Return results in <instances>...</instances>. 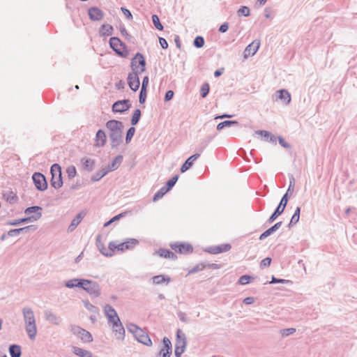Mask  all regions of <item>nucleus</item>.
<instances>
[{
    "label": "nucleus",
    "instance_id": "obj_1",
    "mask_svg": "<svg viewBox=\"0 0 357 357\" xmlns=\"http://www.w3.org/2000/svg\"><path fill=\"white\" fill-rule=\"evenodd\" d=\"M106 128L109 130L111 146L117 147L123 142V123L117 120H109L106 123Z\"/></svg>",
    "mask_w": 357,
    "mask_h": 357
},
{
    "label": "nucleus",
    "instance_id": "obj_2",
    "mask_svg": "<svg viewBox=\"0 0 357 357\" xmlns=\"http://www.w3.org/2000/svg\"><path fill=\"white\" fill-rule=\"evenodd\" d=\"M137 243L138 241L135 238H128L125 242L121 243L112 241L109 244L108 249L103 248L102 249L100 248V250L105 256H112L115 250L123 252L132 249Z\"/></svg>",
    "mask_w": 357,
    "mask_h": 357
},
{
    "label": "nucleus",
    "instance_id": "obj_3",
    "mask_svg": "<svg viewBox=\"0 0 357 357\" xmlns=\"http://www.w3.org/2000/svg\"><path fill=\"white\" fill-rule=\"evenodd\" d=\"M26 331L31 340H34L37 333L35 317L33 310L28 307L22 310Z\"/></svg>",
    "mask_w": 357,
    "mask_h": 357
},
{
    "label": "nucleus",
    "instance_id": "obj_4",
    "mask_svg": "<svg viewBox=\"0 0 357 357\" xmlns=\"http://www.w3.org/2000/svg\"><path fill=\"white\" fill-rule=\"evenodd\" d=\"M109 46L121 57L126 58L129 54L126 44L117 37L110 38Z\"/></svg>",
    "mask_w": 357,
    "mask_h": 357
},
{
    "label": "nucleus",
    "instance_id": "obj_5",
    "mask_svg": "<svg viewBox=\"0 0 357 357\" xmlns=\"http://www.w3.org/2000/svg\"><path fill=\"white\" fill-rule=\"evenodd\" d=\"M83 282L84 284L82 285L81 289L86 291L90 296L93 297H98L100 296L101 289L96 282L84 279Z\"/></svg>",
    "mask_w": 357,
    "mask_h": 357
},
{
    "label": "nucleus",
    "instance_id": "obj_6",
    "mask_svg": "<svg viewBox=\"0 0 357 357\" xmlns=\"http://www.w3.org/2000/svg\"><path fill=\"white\" fill-rule=\"evenodd\" d=\"M146 64L144 55L137 52L131 60L130 67L132 71L142 73L146 70Z\"/></svg>",
    "mask_w": 357,
    "mask_h": 357
},
{
    "label": "nucleus",
    "instance_id": "obj_7",
    "mask_svg": "<svg viewBox=\"0 0 357 357\" xmlns=\"http://www.w3.org/2000/svg\"><path fill=\"white\" fill-rule=\"evenodd\" d=\"M186 344L187 340L185 335L180 329H178L174 349L176 357H181V354L185 351Z\"/></svg>",
    "mask_w": 357,
    "mask_h": 357
},
{
    "label": "nucleus",
    "instance_id": "obj_8",
    "mask_svg": "<svg viewBox=\"0 0 357 357\" xmlns=\"http://www.w3.org/2000/svg\"><path fill=\"white\" fill-rule=\"evenodd\" d=\"M70 330L75 335L80 338L84 342H91L93 341L91 334L79 326L70 325Z\"/></svg>",
    "mask_w": 357,
    "mask_h": 357
},
{
    "label": "nucleus",
    "instance_id": "obj_9",
    "mask_svg": "<svg viewBox=\"0 0 357 357\" xmlns=\"http://www.w3.org/2000/svg\"><path fill=\"white\" fill-rule=\"evenodd\" d=\"M32 180L36 188L39 191H45L47 188V182L45 176L40 172H35L32 175Z\"/></svg>",
    "mask_w": 357,
    "mask_h": 357
},
{
    "label": "nucleus",
    "instance_id": "obj_10",
    "mask_svg": "<svg viewBox=\"0 0 357 357\" xmlns=\"http://www.w3.org/2000/svg\"><path fill=\"white\" fill-rule=\"evenodd\" d=\"M131 107L130 101L128 99L116 101L112 105L114 112L123 113Z\"/></svg>",
    "mask_w": 357,
    "mask_h": 357
},
{
    "label": "nucleus",
    "instance_id": "obj_11",
    "mask_svg": "<svg viewBox=\"0 0 357 357\" xmlns=\"http://www.w3.org/2000/svg\"><path fill=\"white\" fill-rule=\"evenodd\" d=\"M140 73L132 71L128 74V84L129 87L133 91H136L139 89L140 86L139 75Z\"/></svg>",
    "mask_w": 357,
    "mask_h": 357
},
{
    "label": "nucleus",
    "instance_id": "obj_12",
    "mask_svg": "<svg viewBox=\"0 0 357 357\" xmlns=\"http://www.w3.org/2000/svg\"><path fill=\"white\" fill-rule=\"evenodd\" d=\"M44 317L47 321L54 326H59L63 321L61 317L58 316L49 310L44 312Z\"/></svg>",
    "mask_w": 357,
    "mask_h": 357
},
{
    "label": "nucleus",
    "instance_id": "obj_13",
    "mask_svg": "<svg viewBox=\"0 0 357 357\" xmlns=\"http://www.w3.org/2000/svg\"><path fill=\"white\" fill-rule=\"evenodd\" d=\"M172 250H174L176 252H179L181 254H186L189 252H192L193 250L192 246L190 244L186 243H174L170 245Z\"/></svg>",
    "mask_w": 357,
    "mask_h": 357
},
{
    "label": "nucleus",
    "instance_id": "obj_14",
    "mask_svg": "<svg viewBox=\"0 0 357 357\" xmlns=\"http://www.w3.org/2000/svg\"><path fill=\"white\" fill-rule=\"evenodd\" d=\"M260 46V42L258 40H255L249 44L244 50V57L247 58L250 56H253L258 50Z\"/></svg>",
    "mask_w": 357,
    "mask_h": 357
},
{
    "label": "nucleus",
    "instance_id": "obj_15",
    "mask_svg": "<svg viewBox=\"0 0 357 357\" xmlns=\"http://www.w3.org/2000/svg\"><path fill=\"white\" fill-rule=\"evenodd\" d=\"M41 216H42L41 213H36L34 215H30V216L24 218H21V219H17V220L10 221L8 222V225L15 226V225H18L22 223L36 221V220H38V219H40L41 218Z\"/></svg>",
    "mask_w": 357,
    "mask_h": 357
},
{
    "label": "nucleus",
    "instance_id": "obj_16",
    "mask_svg": "<svg viewBox=\"0 0 357 357\" xmlns=\"http://www.w3.org/2000/svg\"><path fill=\"white\" fill-rule=\"evenodd\" d=\"M89 18L92 21H99L104 17L103 12L98 7H91L88 10Z\"/></svg>",
    "mask_w": 357,
    "mask_h": 357
},
{
    "label": "nucleus",
    "instance_id": "obj_17",
    "mask_svg": "<svg viewBox=\"0 0 357 357\" xmlns=\"http://www.w3.org/2000/svg\"><path fill=\"white\" fill-rule=\"evenodd\" d=\"M105 312L106 316L108 318V321L109 323H113L114 321H119V317L114 309V307L110 305H106L105 306Z\"/></svg>",
    "mask_w": 357,
    "mask_h": 357
},
{
    "label": "nucleus",
    "instance_id": "obj_18",
    "mask_svg": "<svg viewBox=\"0 0 357 357\" xmlns=\"http://www.w3.org/2000/svg\"><path fill=\"white\" fill-rule=\"evenodd\" d=\"M85 215L86 213L84 211H81L78 214H77V215L71 221V223L68 228V232H73L75 229V228L79 225V224L81 222V221L82 220Z\"/></svg>",
    "mask_w": 357,
    "mask_h": 357
},
{
    "label": "nucleus",
    "instance_id": "obj_19",
    "mask_svg": "<svg viewBox=\"0 0 357 357\" xmlns=\"http://www.w3.org/2000/svg\"><path fill=\"white\" fill-rule=\"evenodd\" d=\"M112 324L113 330L116 333V338L119 340L123 339L125 334V329L120 319H119V321H115Z\"/></svg>",
    "mask_w": 357,
    "mask_h": 357
},
{
    "label": "nucleus",
    "instance_id": "obj_20",
    "mask_svg": "<svg viewBox=\"0 0 357 357\" xmlns=\"http://www.w3.org/2000/svg\"><path fill=\"white\" fill-rule=\"evenodd\" d=\"M200 156L199 153H195L190 156L181 167V172L183 173L188 170L193 165L194 162Z\"/></svg>",
    "mask_w": 357,
    "mask_h": 357
},
{
    "label": "nucleus",
    "instance_id": "obj_21",
    "mask_svg": "<svg viewBox=\"0 0 357 357\" xmlns=\"http://www.w3.org/2000/svg\"><path fill=\"white\" fill-rule=\"evenodd\" d=\"M36 228L34 225H29L19 229H13L8 231V235L9 236H16L22 233H27L31 229L36 230Z\"/></svg>",
    "mask_w": 357,
    "mask_h": 357
},
{
    "label": "nucleus",
    "instance_id": "obj_22",
    "mask_svg": "<svg viewBox=\"0 0 357 357\" xmlns=\"http://www.w3.org/2000/svg\"><path fill=\"white\" fill-rule=\"evenodd\" d=\"M282 222H278L275 223L274 225L266 229L265 231H264L259 236V240H264L268 236L273 234L274 232H275L282 225Z\"/></svg>",
    "mask_w": 357,
    "mask_h": 357
},
{
    "label": "nucleus",
    "instance_id": "obj_23",
    "mask_svg": "<svg viewBox=\"0 0 357 357\" xmlns=\"http://www.w3.org/2000/svg\"><path fill=\"white\" fill-rule=\"evenodd\" d=\"M123 157L121 155H118L113 161L107 165L105 168L109 172L114 171L119 168L121 164L123 162Z\"/></svg>",
    "mask_w": 357,
    "mask_h": 357
},
{
    "label": "nucleus",
    "instance_id": "obj_24",
    "mask_svg": "<svg viewBox=\"0 0 357 357\" xmlns=\"http://www.w3.org/2000/svg\"><path fill=\"white\" fill-rule=\"evenodd\" d=\"M81 164L84 170L86 172H92L94 169L95 162L89 158H83L81 159Z\"/></svg>",
    "mask_w": 357,
    "mask_h": 357
},
{
    "label": "nucleus",
    "instance_id": "obj_25",
    "mask_svg": "<svg viewBox=\"0 0 357 357\" xmlns=\"http://www.w3.org/2000/svg\"><path fill=\"white\" fill-rule=\"evenodd\" d=\"M155 254L158 255L161 257L167 258V259H176L177 258L175 253L170 251L167 249L160 248L159 249Z\"/></svg>",
    "mask_w": 357,
    "mask_h": 357
},
{
    "label": "nucleus",
    "instance_id": "obj_26",
    "mask_svg": "<svg viewBox=\"0 0 357 357\" xmlns=\"http://www.w3.org/2000/svg\"><path fill=\"white\" fill-rule=\"evenodd\" d=\"M276 93H278V98L283 100L286 105L291 102V95L288 91L285 89H280L277 91Z\"/></svg>",
    "mask_w": 357,
    "mask_h": 357
},
{
    "label": "nucleus",
    "instance_id": "obj_27",
    "mask_svg": "<svg viewBox=\"0 0 357 357\" xmlns=\"http://www.w3.org/2000/svg\"><path fill=\"white\" fill-rule=\"evenodd\" d=\"M84 279L74 278L69 280L65 282V286L68 288L73 289L75 287L81 288L82 285L84 284Z\"/></svg>",
    "mask_w": 357,
    "mask_h": 357
},
{
    "label": "nucleus",
    "instance_id": "obj_28",
    "mask_svg": "<svg viewBox=\"0 0 357 357\" xmlns=\"http://www.w3.org/2000/svg\"><path fill=\"white\" fill-rule=\"evenodd\" d=\"M230 248L231 245L229 244H223L213 248H210L208 252L213 254H218L228 251Z\"/></svg>",
    "mask_w": 357,
    "mask_h": 357
},
{
    "label": "nucleus",
    "instance_id": "obj_29",
    "mask_svg": "<svg viewBox=\"0 0 357 357\" xmlns=\"http://www.w3.org/2000/svg\"><path fill=\"white\" fill-rule=\"evenodd\" d=\"M73 351L75 355L79 357H93L91 351L83 349L78 347H73Z\"/></svg>",
    "mask_w": 357,
    "mask_h": 357
},
{
    "label": "nucleus",
    "instance_id": "obj_30",
    "mask_svg": "<svg viewBox=\"0 0 357 357\" xmlns=\"http://www.w3.org/2000/svg\"><path fill=\"white\" fill-rule=\"evenodd\" d=\"M97 146H103L106 142V135L102 130H98L96 135Z\"/></svg>",
    "mask_w": 357,
    "mask_h": 357
},
{
    "label": "nucleus",
    "instance_id": "obj_31",
    "mask_svg": "<svg viewBox=\"0 0 357 357\" xmlns=\"http://www.w3.org/2000/svg\"><path fill=\"white\" fill-rule=\"evenodd\" d=\"M50 185L55 189H59L63 185L62 176L55 175L52 176Z\"/></svg>",
    "mask_w": 357,
    "mask_h": 357
},
{
    "label": "nucleus",
    "instance_id": "obj_32",
    "mask_svg": "<svg viewBox=\"0 0 357 357\" xmlns=\"http://www.w3.org/2000/svg\"><path fill=\"white\" fill-rule=\"evenodd\" d=\"M11 357H21V347L18 344H11L8 349Z\"/></svg>",
    "mask_w": 357,
    "mask_h": 357
},
{
    "label": "nucleus",
    "instance_id": "obj_33",
    "mask_svg": "<svg viewBox=\"0 0 357 357\" xmlns=\"http://www.w3.org/2000/svg\"><path fill=\"white\" fill-rule=\"evenodd\" d=\"M284 208L278 206L277 208H275V210L274 211V212L271 214V215L268 219L267 223L268 224L273 223L276 220V218L284 212Z\"/></svg>",
    "mask_w": 357,
    "mask_h": 357
},
{
    "label": "nucleus",
    "instance_id": "obj_34",
    "mask_svg": "<svg viewBox=\"0 0 357 357\" xmlns=\"http://www.w3.org/2000/svg\"><path fill=\"white\" fill-rule=\"evenodd\" d=\"M162 343H163L162 347H164L165 349V354H164L165 357H166L167 356V354L172 355V342H171L170 340L168 337H165L162 339Z\"/></svg>",
    "mask_w": 357,
    "mask_h": 357
},
{
    "label": "nucleus",
    "instance_id": "obj_35",
    "mask_svg": "<svg viewBox=\"0 0 357 357\" xmlns=\"http://www.w3.org/2000/svg\"><path fill=\"white\" fill-rule=\"evenodd\" d=\"M113 30H114V29H113L112 26H111L110 24H102L100 29V34L101 36H109L112 34Z\"/></svg>",
    "mask_w": 357,
    "mask_h": 357
},
{
    "label": "nucleus",
    "instance_id": "obj_36",
    "mask_svg": "<svg viewBox=\"0 0 357 357\" xmlns=\"http://www.w3.org/2000/svg\"><path fill=\"white\" fill-rule=\"evenodd\" d=\"M153 282L155 284H160L165 282L168 283L170 281V278L168 276L163 275H158L152 278Z\"/></svg>",
    "mask_w": 357,
    "mask_h": 357
},
{
    "label": "nucleus",
    "instance_id": "obj_37",
    "mask_svg": "<svg viewBox=\"0 0 357 357\" xmlns=\"http://www.w3.org/2000/svg\"><path fill=\"white\" fill-rule=\"evenodd\" d=\"M109 172V170H107L106 169H102L100 170L99 172L94 174L91 179L92 181L96 182L100 181L102 177H104L107 173Z\"/></svg>",
    "mask_w": 357,
    "mask_h": 357
},
{
    "label": "nucleus",
    "instance_id": "obj_38",
    "mask_svg": "<svg viewBox=\"0 0 357 357\" xmlns=\"http://www.w3.org/2000/svg\"><path fill=\"white\" fill-rule=\"evenodd\" d=\"M300 213H301V208L296 207L294 213L293 214L290 222L289 223V227H291V225H296L298 221L300 218Z\"/></svg>",
    "mask_w": 357,
    "mask_h": 357
},
{
    "label": "nucleus",
    "instance_id": "obj_39",
    "mask_svg": "<svg viewBox=\"0 0 357 357\" xmlns=\"http://www.w3.org/2000/svg\"><path fill=\"white\" fill-rule=\"evenodd\" d=\"M238 123L236 121H231V120H226L222 122H220L217 126V130H221L225 127H229L232 125H238Z\"/></svg>",
    "mask_w": 357,
    "mask_h": 357
},
{
    "label": "nucleus",
    "instance_id": "obj_40",
    "mask_svg": "<svg viewBox=\"0 0 357 357\" xmlns=\"http://www.w3.org/2000/svg\"><path fill=\"white\" fill-rule=\"evenodd\" d=\"M141 115H142V113H141V110L139 109H137L134 111V113H133L132 119H131L132 126H135L138 123V122L139 121Z\"/></svg>",
    "mask_w": 357,
    "mask_h": 357
},
{
    "label": "nucleus",
    "instance_id": "obj_41",
    "mask_svg": "<svg viewBox=\"0 0 357 357\" xmlns=\"http://www.w3.org/2000/svg\"><path fill=\"white\" fill-rule=\"evenodd\" d=\"M3 197L6 199L7 202H9L11 204L15 202L17 199L15 194L12 191H8L3 193Z\"/></svg>",
    "mask_w": 357,
    "mask_h": 357
},
{
    "label": "nucleus",
    "instance_id": "obj_42",
    "mask_svg": "<svg viewBox=\"0 0 357 357\" xmlns=\"http://www.w3.org/2000/svg\"><path fill=\"white\" fill-rule=\"evenodd\" d=\"M167 192L166 187H162L153 196V201L156 202L161 199Z\"/></svg>",
    "mask_w": 357,
    "mask_h": 357
},
{
    "label": "nucleus",
    "instance_id": "obj_43",
    "mask_svg": "<svg viewBox=\"0 0 357 357\" xmlns=\"http://www.w3.org/2000/svg\"><path fill=\"white\" fill-rule=\"evenodd\" d=\"M178 179V175H175L168 180L166 183V185L165 186L166 187L167 190L169 191L174 186Z\"/></svg>",
    "mask_w": 357,
    "mask_h": 357
},
{
    "label": "nucleus",
    "instance_id": "obj_44",
    "mask_svg": "<svg viewBox=\"0 0 357 357\" xmlns=\"http://www.w3.org/2000/svg\"><path fill=\"white\" fill-rule=\"evenodd\" d=\"M41 211L42 208L40 206H33L26 208L24 211V213L26 215L33 213V215H34L36 213H41Z\"/></svg>",
    "mask_w": 357,
    "mask_h": 357
},
{
    "label": "nucleus",
    "instance_id": "obj_45",
    "mask_svg": "<svg viewBox=\"0 0 357 357\" xmlns=\"http://www.w3.org/2000/svg\"><path fill=\"white\" fill-rule=\"evenodd\" d=\"M50 173H51L52 176H53V175L54 176H55V175L61 176V166L57 163L53 164L50 168Z\"/></svg>",
    "mask_w": 357,
    "mask_h": 357
},
{
    "label": "nucleus",
    "instance_id": "obj_46",
    "mask_svg": "<svg viewBox=\"0 0 357 357\" xmlns=\"http://www.w3.org/2000/svg\"><path fill=\"white\" fill-rule=\"evenodd\" d=\"M137 341L146 346L149 347L152 345V342L149 336L146 333L142 336H140V338Z\"/></svg>",
    "mask_w": 357,
    "mask_h": 357
},
{
    "label": "nucleus",
    "instance_id": "obj_47",
    "mask_svg": "<svg viewBox=\"0 0 357 357\" xmlns=\"http://www.w3.org/2000/svg\"><path fill=\"white\" fill-rule=\"evenodd\" d=\"M127 212H123V213H121L115 216H114L112 218H111L109 221L106 222L105 224H104V227H107L109 226L110 224H112V222H115V221H117L119 220H120L121 218H123L126 216Z\"/></svg>",
    "mask_w": 357,
    "mask_h": 357
},
{
    "label": "nucleus",
    "instance_id": "obj_48",
    "mask_svg": "<svg viewBox=\"0 0 357 357\" xmlns=\"http://www.w3.org/2000/svg\"><path fill=\"white\" fill-rule=\"evenodd\" d=\"M152 22L155 26V27L160 30V31H162L163 30V26L162 24L160 23V19L158 17V16L157 15H152Z\"/></svg>",
    "mask_w": 357,
    "mask_h": 357
},
{
    "label": "nucleus",
    "instance_id": "obj_49",
    "mask_svg": "<svg viewBox=\"0 0 357 357\" xmlns=\"http://www.w3.org/2000/svg\"><path fill=\"white\" fill-rule=\"evenodd\" d=\"M193 45L197 48H201L204 45V39L202 36H197L193 41Z\"/></svg>",
    "mask_w": 357,
    "mask_h": 357
},
{
    "label": "nucleus",
    "instance_id": "obj_50",
    "mask_svg": "<svg viewBox=\"0 0 357 357\" xmlns=\"http://www.w3.org/2000/svg\"><path fill=\"white\" fill-rule=\"evenodd\" d=\"M294 185H295V179L293 176H291V177L289 178V188L285 193V194H287V196L291 195L293 194Z\"/></svg>",
    "mask_w": 357,
    "mask_h": 357
},
{
    "label": "nucleus",
    "instance_id": "obj_51",
    "mask_svg": "<svg viewBox=\"0 0 357 357\" xmlns=\"http://www.w3.org/2000/svg\"><path fill=\"white\" fill-rule=\"evenodd\" d=\"M209 84L208 83L204 84L200 89V96L202 98H206L209 93Z\"/></svg>",
    "mask_w": 357,
    "mask_h": 357
},
{
    "label": "nucleus",
    "instance_id": "obj_52",
    "mask_svg": "<svg viewBox=\"0 0 357 357\" xmlns=\"http://www.w3.org/2000/svg\"><path fill=\"white\" fill-rule=\"evenodd\" d=\"M254 278L250 276V275H242L241 277H240V278L238 279V283L240 284H247L248 283H250V280H253Z\"/></svg>",
    "mask_w": 357,
    "mask_h": 357
},
{
    "label": "nucleus",
    "instance_id": "obj_53",
    "mask_svg": "<svg viewBox=\"0 0 357 357\" xmlns=\"http://www.w3.org/2000/svg\"><path fill=\"white\" fill-rule=\"evenodd\" d=\"M84 307L91 312L98 313V308L92 305L89 301H83Z\"/></svg>",
    "mask_w": 357,
    "mask_h": 357
},
{
    "label": "nucleus",
    "instance_id": "obj_54",
    "mask_svg": "<svg viewBox=\"0 0 357 357\" xmlns=\"http://www.w3.org/2000/svg\"><path fill=\"white\" fill-rule=\"evenodd\" d=\"M135 128L134 127H130L127 130L126 136V142L127 144H128L131 141L132 138L133 137V136L135 135Z\"/></svg>",
    "mask_w": 357,
    "mask_h": 357
},
{
    "label": "nucleus",
    "instance_id": "obj_55",
    "mask_svg": "<svg viewBox=\"0 0 357 357\" xmlns=\"http://www.w3.org/2000/svg\"><path fill=\"white\" fill-rule=\"evenodd\" d=\"M237 13L239 16L243 15L245 17H248L250 15V8L247 6H241L238 10Z\"/></svg>",
    "mask_w": 357,
    "mask_h": 357
},
{
    "label": "nucleus",
    "instance_id": "obj_56",
    "mask_svg": "<svg viewBox=\"0 0 357 357\" xmlns=\"http://www.w3.org/2000/svg\"><path fill=\"white\" fill-rule=\"evenodd\" d=\"M128 331L135 335L136 333H141L140 328L134 324H129L127 325Z\"/></svg>",
    "mask_w": 357,
    "mask_h": 357
},
{
    "label": "nucleus",
    "instance_id": "obj_57",
    "mask_svg": "<svg viewBox=\"0 0 357 357\" xmlns=\"http://www.w3.org/2000/svg\"><path fill=\"white\" fill-rule=\"evenodd\" d=\"M269 283H281V284H292V282L289 280L279 279L274 276H272L271 281Z\"/></svg>",
    "mask_w": 357,
    "mask_h": 357
},
{
    "label": "nucleus",
    "instance_id": "obj_58",
    "mask_svg": "<svg viewBox=\"0 0 357 357\" xmlns=\"http://www.w3.org/2000/svg\"><path fill=\"white\" fill-rule=\"evenodd\" d=\"M146 95H147V90L146 89H140L139 95V102L141 104H143L145 102L146 99Z\"/></svg>",
    "mask_w": 357,
    "mask_h": 357
},
{
    "label": "nucleus",
    "instance_id": "obj_59",
    "mask_svg": "<svg viewBox=\"0 0 357 357\" xmlns=\"http://www.w3.org/2000/svg\"><path fill=\"white\" fill-rule=\"evenodd\" d=\"M66 173L69 178H73L76 176V168L74 166H70L67 168Z\"/></svg>",
    "mask_w": 357,
    "mask_h": 357
},
{
    "label": "nucleus",
    "instance_id": "obj_60",
    "mask_svg": "<svg viewBox=\"0 0 357 357\" xmlns=\"http://www.w3.org/2000/svg\"><path fill=\"white\" fill-rule=\"evenodd\" d=\"M296 332V329L294 328H289L281 330L280 333L282 336H289L294 334Z\"/></svg>",
    "mask_w": 357,
    "mask_h": 357
},
{
    "label": "nucleus",
    "instance_id": "obj_61",
    "mask_svg": "<svg viewBox=\"0 0 357 357\" xmlns=\"http://www.w3.org/2000/svg\"><path fill=\"white\" fill-rule=\"evenodd\" d=\"M288 197H289V196H287V194H284L282 196V199H281V200H280V203L278 204V206H280V207H281V208L284 209L285 207L287 206V202H288Z\"/></svg>",
    "mask_w": 357,
    "mask_h": 357
},
{
    "label": "nucleus",
    "instance_id": "obj_62",
    "mask_svg": "<svg viewBox=\"0 0 357 357\" xmlns=\"http://www.w3.org/2000/svg\"><path fill=\"white\" fill-rule=\"evenodd\" d=\"M271 258L266 257L261 261L260 267L264 268V267L269 266L271 265Z\"/></svg>",
    "mask_w": 357,
    "mask_h": 357
},
{
    "label": "nucleus",
    "instance_id": "obj_63",
    "mask_svg": "<svg viewBox=\"0 0 357 357\" xmlns=\"http://www.w3.org/2000/svg\"><path fill=\"white\" fill-rule=\"evenodd\" d=\"M121 10L127 19H128V20L132 19V13L128 9H127L124 7H121Z\"/></svg>",
    "mask_w": 357,
    "mask_h": 357
},
{
    "label": "nucleus",
    "instance_id": "obj_64",
    "mask_svg": "<svg viewBox=\"0 0 357 357\" xmlns=\"http://www.w3.org/2000/svg\"><path fill=\"white\" fill-rule=\"evenodd\" d=\"M255 134L264 137L265 138V139L266 140V139L268 138L269 136H271V133L268 131H266V130H257L255 132Z\"/></svg>",
    "mask_w": 357,
    "mask_h": 357
}]
</instances>
